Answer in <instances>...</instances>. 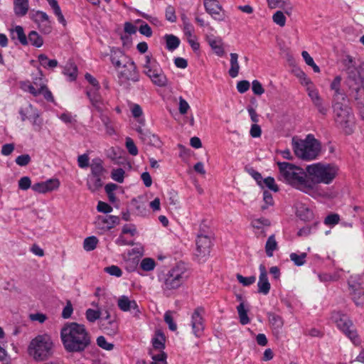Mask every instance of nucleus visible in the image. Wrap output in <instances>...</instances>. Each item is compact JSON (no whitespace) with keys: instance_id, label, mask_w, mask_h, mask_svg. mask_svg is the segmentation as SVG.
<instances>
[{"instance_id":"f257e3e1","label":"nucleus","mask_w":364,"mask_h":364,"mask_svg":"<svg viewBox=\"0 0 364 364\" xmlns=\"http://www.w3.org/2000/svg\"><path fill=\"white\" fill-rule=\"evenodd\" d=\"M277 166L279 181L309 195L312 186L306 171L288 162H277Z\"/></svg>"},{"instance_id":"f03ea898","label":"nucleus","mask_w":364,"mask_h":364,"mask_svg":"<svg viewBox=\"0 0 364 364\" xmlns=\"http://www.w3.org/2000/svg\"><path fill=\"white\" fill-rule=\"evenodd\" d=\"M60 335L68 352L83 351L90 343V336L85 326L75 322L66 324L61 329Z\"/></svg>"},{"instance_id":"7ed1b4c3","label":"nucleus","mask_w":364,"mask_h":364,"mask_svg":"<svg viewBox=\"0 0 364 364\" xmlns=\"http://www.w3.org/2000/svg\"><path fill=\"white\" fill-rule=\"evenodd\" d=\"M309 178L311 181L312 190L309 196L316 197L318 195V184H331L338 175L339 168L337 165L330 163H315L308 165L306 168Z\"/></svg>"},{"instance_id":"20e7f679","label":"nucleus","mask_w":364,"mask_h":364,"mask_svg":"<svg viewBox=\"0 0 364 364\" xmlns=\"http://www.w3.org/2000/svg\"><path fill=\"white\" fill-rule=\"evenodd\" d=\"M292 148L295 155L305 161L316 159L321 153V144L311 134L304 139L295 141L293 139Z\"/></svg>"},{"instance_id":"39448f33","label":"nucleus","mask_w":364,"mask_h":364,"mask_svg":"<svg viewBox=\"0 0 364 364\" xmlns=\"http://www.w3.org/2000/svg\"><path fill=\"white\" fill-rule=\"evenodd\" d=\"M53 343L48 335H39L31 340L28 353L36 361H43L53 355Z\"/></svg>"},{"instance_id":"423d86ee","label":"nucleus","mask_w":364,"mask_h":364,"mask_svg":"<svg viewBox=\"0 0 364 364\" xmlns=\"http://www.w3.org/2000/svg\"><path fill=\"white\" fill-rule=\"evenodd\" d=\"M188 277L185 264H178L164 274L162 288L164 290L176 289L186 281Z\"/></svg>"},{"instance_id":"0eeeda50","label":"nucleus","mask_w":364,"mask_h":364,"mask_svg":"<svg viewBox=\"0 0 364 364\" xmlns=\"http://www.w3.org/2000/svg\"><path fill=\"white\" fill-rule=\"evenodd\" d=\"M333 108L335 113L336 126L346 134H351L353 130L355 121L350 109L348 106L344 105L343 102L333 103Z\"/></svg>"},{"instance_id":"6e6552de","label":"nucleus","mask_w":364,"mask_h":364,"mask_svg":"<svg viewBox=\"0 0 364 364\" xmlns=\"http://www.w3.org/2000/svg\"><path fill=\"white\" fill-rule=\"evenodd\" d=\"M143 73L156 86L165 87L168 84V80L159 63L151 55H147L144 57Z\"/></svg>"},{"instance_id":"1a4fd4ad","label":"nucleus","mask_w":364,"mask_h":364,"mask_svg":"<svg viewBox=\"0 0 364 364\" xmlns=\"http://www.w3.org/2000/svg\"><path fill=\"white\" fill-rule=\"evenodd\" d=\"M21 88L25 92H28L34 97L43 95L47 101H53V95L47 87L41 73H40L39 77L33 79L32 83L29 81L22 82L21 83Z\"/></svg>"},{"instance_id":"9d476101","label":"nucleus","mask_w":364,"mask_h":364,"mask_svg":"<svg viewBox=\"0 0 364 364\" xmlns=\"http://www.w3.org/2000/svg\"><path fill=\"white\" fill-rule=\"evenodd\" d=\"M333 321L336 323L337 327L341 329L355 345L360 343V340L354 329L353 324L349 318L341 312H333L331 316Z\"/></svg>"},{"instance_id":"9b49d317","label":"nucleus","mask_w":364,"mask_h":364,"mask_svg":"<svg viewBox=\"0 0 364 364\" xmlns=\"http://www.w3.org/2000/svg\"><path fill=\"white\" fill-rule=\"evenodd\" d=\"M346 83L350 90V95L355 100H358V93L364 87V66L359 65L347 73Z\"/></svg>"},{"instance_id":"f8f14e48","label":"nucleus","mask_w":364,"mask_h":364,"mask_svg":"<svg viewBox=\"0 0 364 364\" xmlns=\"http://www.w3.org/2000/svg\"><path fill=\"white\" fill-rule=\"evenodd\" d=\"M204 309L201 307L196 308L193 312L191 318L190 325L193 335L197 337H201L205 330Z\"/></svg>"},{"instance_id":"ddd939ff","label":"nucleus","mask_w":364,"mask_h":364,"mask_svg":"<svg viewBox=\"0 0 364 364\" xmlns=\"http://www.w3.org/2000/svg\"><path fill=\"white\" fill-rule=\"evenodd\" d=\"M196 243V255L198 257L204 258L209 255L212 245L211 235L209 234L198 233Z\"/></svg>"},{"instance_id":"4468645a","label":"nucleus","mask_w":364,"mask_h":364,"mask_svg":"<svg viewBox=\"0 0 364 364\" xmlns=\"http://www.w3.org/2000/svg\"><path fill=\"white\" fill-rule=\"evenodd\" d=\"M118 77L121 81L136 82L139 80L136 66L132 60L118 71Z\"/></svg>"},{"instance_id":"2eb2a0df","label":"nucleus","mask_w":364,"mask_h":364,"mask_svg":"<svg viewBox=\"0 0 364 364\" xmlns=\"http://www.w3.org/2000/svg\"><path fill=\"white\" fill-rule=\"evenodd\" d=\"M117 306L122 311H132L134 316H139L140 310L136 301L130 299L127 296H121L117 301Z\"/></svg>"},{"instance_id":"dca6fc26","label":"nucleus","mask_w":364,"mask_h":364,"mask_svg":"<svg viewBox=\"0 0 364 364\" xmlns=\"http://www.w3.org/2000/svg\"><path fill=\"white\" fill-rule=\"evenodd\" d=\"M100 89H86V95L92 107L99 112H102L105 108L104 101L99 92Z\"/></svg>"},{"instance_id":"f3484780","label":"nucleus","mask_w":364,"mask_h":364,"mask_svg":"<svg viewBox=\"0 0 364 364\" xmlns=\"http://www.w3.org/2000/svg\"><path fill=\"white\" fill-rule=\"evenodd\" d=\"M60 186V181L57 178H51L44 182L37 183L32 186V189L40 193H46L47 192L56 190Z\"/></svg>"},{"instance_id":"a211bd4d","label":"nucleus","mask_w":364,"mask_h":364,"mask_svg":"<svg viewBox=\"0 0 364 364\" xmlns=\"http://www.w3.org/2000/svg\"><path fill=\"white\" fill-rule=\"evenodd\" d=\"M259 269L260 274L257 282L258 292L267 295L269 292L271 284L268 280L266 267L264 264H260Z\"/></svg>"},{"instance_id":"6ab92c4d","label":"nucleus","mask_w":364,"mask_h":364,"mask_svg":"<svg viewBox=\"0 0 364 364\" xmlns=\"http://www.w3.org/2000/svg\"><path fill=\"white\" fill-rule=\"evenodd\" d=\"M204 6L206 11L215 19L222 20V16L220 14L222 6L217 0H205Z\"/></svg>"},{"instance_id":"aec40b11","label":"nucleus","mask_w":364,"mask_h":364,"mask_svg":"<svg viewBox=\"0 0 364 364\" xmlns=\"http://www.w3.org/2000/svg\"><path fill=\"white\" fill-rule=\"evenodd\" d=\"M349 288L352 299L356 305H360L364 300V291L361 289L360 284H353L351 281H348Z\"/></svg>"},{"instance_id":"412c9836","label":"nucleus","mask_w":364,"mask_h":364,"mask_svg":"<svg viewBox=\"0 0 364 364\" xmlns=\"http://www.w3.org/2000/svg\"><path fill=\"white\" fill-rule=\"evenodd\" d=\"M341 77L336 76L331 84V90H334L335 93L333 96V103L344 102L346 100V96L341 92L340 84Z\"/></svg>"},{"instance_id":"4be33fe9","label":"nucleus","mask_w":364,"mask_h":364,"mask_svg":"<svg viewBox=\"0 0 364 364\" xmlns=\"http://www.w3.org/2000/svg\"><path fill=\"white\" fill-rule=\"evenodd\" d=\"M28 0H14V12L16 16H24L28 13Z\"/></svg>"},{"instance_id":"5701e85b","label":"nucleus","mask_w":364,"mask_h":364,"mask_svg":"<svg viewBox=\"0 0 364 364\" xmlns=\"http://www.w3.org/2000/svg\"><path fill=\"white\" fill-rule=\"evenodd\" d=\"M119 218L115 215L99 216L97 218L98 224H103L102 228L109 230L119 224Z\"/></svg>"},{"instance_id":"b1692460","label":"nucleus","mask_w":364,"mask_h":364,"mask_svg":"<svg viewBox=\"0 0 364 364\" xmlns=\"http://www.w3.org/2000/svg\"><path fill=\"white\" fill-rule=\"evenodd\" d=\"M230 68L228 70L230 76L232 78L236 77L238 75L240 70V65L238 62V54L235 53H231L230 55Z\"/></svg>"},{"instance_id":"393cba45","label":"nucleus","mask_w":364,"mask_h":364,"mask_svg":"<svg viewBox=\"0 0 364 364\" xmlns=\"http://www.w3.org/2000/svg\"><path fill=\"white\" fill-rule=\"evenodd\" d=\"M49 6H50L51 9L53 10L54 14L57 16L58 21L60 23L63 24V26L66 25V20L65 19L60 7L57 1V0H46Z\"/></svg>"},{"instance_id":"a878e982","label":"nucleus","mask_w":364,"mask_h":364,"mask_svg":"<svg viewBox=\"0 0 364 364\" xmlns=\"http://www.w3.org/2000/svg\"><path fill=\"white\" fill-rule=\"evenodd\" d=\"M11 38H17L19 42L26 46L28 44V39L24 33L23 28L21 26H16L14 29L11 30Z\"/></svg>"},{"instance_id":"bb28decb","label":"nucleus","mask_w":364,"mask_h":364,"mask_svg":"<svg viewBox=\"0 0 364 364\" xmlns=\"http://www.w3.org/2000/svg\"><path fill=\"white\" fill-rule=\"evenodd\" d=\"M102 176L90 175L87 181L88 189L94 192L97 191L102 186Z\"/></svg>"},{"instance_id":"cd10ccee","label":"nucleus","mask_w":364,"mask_h":364,"mask_svg":"<svg viewBox=\"0 0 364 364\" xmlns=\"http://www.w3.org/2000/svg\"><path fill=\"white\" fill-rule=\"evenodd\" d=\"M90 168H91V175H93V176H102V175L103 174V173L105 171V168H104L103 164H102V161L99 158L94 159L92 161Z\"/></svg>"},{"instance_id":"c85d7f7f","label":"nucleus","mask_w":364,"mask_h":364,"mask_svg":"<svg viewBox=\"0 0 364 364\" xmlns=\"http://www.w3.org/2000/svg\"><path fill=\"white\" fill-rule=\"evenodd\" d=\"M38 58L41 65L46 69H53L58 66L57 60H50L45 54H40Z\"/></svg>"},{"instance_id":"c756f323","label":"nucleus","mask_w":364,"mask_h":364,"mask_svg":"<svg viewBox=\"0 0 364 364\" xmlns=\"http://www.w3.org/2000/svg\"><path fill=\"white\" fill-rule=\"evenodd\" d=\"M208 44L217 55L220 57L224 55L225 50L223 47L221 40L216 38H210L208 40Z\"/></svg>"},{"instance_id":"7c9ffc66","label":"nucleus","mask_w":364,"mask_h":364,"mask_svg":"<svg viewBox=\"0 0 364 364\" xmlns=\"http://www.w3.org/2000/svg\"><path fill=\"white\" fill-rule=\"evenodd\" d=\"M269 322L272 328L274 330L279 331L283 326V320L281 316L274 314L268 313Z\"/></svg>"},{"instance_id":"2f4dec72","label":"nucleus","mask_w":364,"mask_h":364,"mask_svg":"<svg viewBox=\"0 0 364 364\" xmlns=\"http://www.w3.org/2000/svg\"><path fill=\"white\" fill-rule=\"evenodd\" d=\"M164 38L166 43V48L168 50H173L179 46L180 40L177 36L172 34H166Z\"/></svg>"},{"instance_id":"473e14b6","label":"nucleus","mask_w":364,"mask_h":364,"mask_svg":"<svg viewBox=\"0 0 364 364\" xmlns=\"http://www.w3.org/2000/svg\"><path fill=\"white\" fill-rule=\"evenodd\" d=\"M277 242L274 235L269 236L265 244V252L268 257H272L273 252L277 249Z\"/></svg>"},{"instance_id":"72a5a7b5","label":"nucleus","mask_w":364,"mask_h":364,"mask_svg":"<svg viewBox=\"0 0 364 364\" xmlns=\"http://www.w3.org/2000/svg\"><path fill=\"white\" fill-rule=\"evenodd\" d=\"M101 328L107 334L114 335L117 331V324L114 321H102Z\"/></svg>"},{"instance_id":"f704fd0d","label":"nucleus","mask_w":364,"mask_h":364,"mask_svg":"<svg viewBox=\"0 0 364 364\" xmlns=\"http://www.w3.org/2000/svg\"><path fill=\"white\" fill-rule=\"evenodd\" d=\"M29 17L38 25L43 21H46L47 18H49L48 14L41 11H31L29 13Z\"/></svg>"},{"instance_id":"c9c22d12","label":"nucleus","mask_w":364,"mask_h":364,"mask_svg":"<svg viewBox=\"0 0 364 364\" xmlns=\"http://www.w3.org/2000/svg\"><path fill=\"white\" fill-rule=\"evenodd\" d=\"M77 68L74 63L69 61L63 70V73L65 75L70 77V80H75L77 77Z\"/></svg>"},{"instance_id":"e433bc0d","label":"nucleus","mask_w":364,"mask_h":364,"mask_svg":"<svg viewBox=\"0 0 364 364\" xmlns=\"http://www.w3.org/2000/svg\"><path fill=\"white\" fill-rule=\"evenodd\" d=\"M30 42L33 46L40 48L43 44V40L40 35L35 31L29 33L28 36V42Z\"/></svg>"},{"instance_id":"4c0bfd02","label":"nucleus","mask_w":364,"mask_h":364,"mask_svg":"<svg viewBox=\"0 0 364 364\" xmlns=\"http://www.w3.org/2000/svg\"><path fill=\"white\" fill-rule=\"evenodd\" d=\"M98 243V239L95 236H90L85 239L83 242V248L85 250L90 252L94 250Z\"/></svg>"},{"instance_id":"58836bf2","label":"nucleus","mask_w":364,"mask_h":364,"mask_svg":"<svg viewBox=\"0 0 364 364\" xmlns=\"http://www.w3.org/2000/svg\"><path fill=\"white\" fill-rule=\"evenodd\" d=\"M237 310L239 315L240 321L242 325H246L250 323V318L247 314V310L245 309L243 303H240L237 307Z\"/></svg>"},{"instance_id":"ea45409f","label":"nucleus","mask_w":364,"mask_h":364,"mask_svg":"<svg viewBox=\"0 0 364 364\" xmlns=\"http://www.w3.org/2000/svg\"><path fill=\"white\" fill-rule=\"evenodd\" d=\"M182 21L183 23V32L187 39L189 38H193L194 28L193 25L188 21L186 16H182Z\"/></svg>"},{"instance_id":"a19ab883","label":"nucleus","mask_w":364,"mask_h":364,"mask_svg":"<svg viewBox=\"0 0 364 364\" xmlns=\"http://www.w3.org/2000/svg\"><path fill=\"white\" fill-rule=\"evenodd\" d=\"M165 337L163 333H158L152 339V344L155 349L161 350L164 348Z\"/></svg>"},{"instance_id":"79ce46f5","label":"nucleus","mask_w":364,"mask_h":364,"mask_svg":"<svg viewBox=\"0 0 364 364\" xmlns=\"http://www.w3.org/2000/svg\"><path fill=\"white\" fill-rule=\"evenodd\" d=\"M156 263L154 259L146 257L141 260L140 263V267L142 270L146 272L151 271L154 269Z\"/></svg>"},{"instance_id":"37998d69","label":"nucleus","mask_w":364,"mask_h":364,"mask_svg":"<svg viewBox=\"0 0 364 364\" xmlns=\"http://www.w3.org/2000/svg\"><path fill=\"white\" fill-rule=\"evenodd\" d=\"M124 174L125 171L122 168H115L111 172V178L114 181L121 183L124 181Z\"/></svg>"},{"instance_id":"c03bdc74","label":"nucleus","mask_w":364,"mask_h":364,"mask_svg":"<svg viewBox=\"0 0 364 364\" xmlns=\"http://www.w3.org/2000/svg\"><path fill=\"white\" fill-rule=\"evenodd\" d=\"M290 259L297 266L303 265L306 262V253H301L298 255L296 253L290 254Z\"/></svg>"},{"instance_id":"a18cd8bd","label":"nucleus","mask_w":364,"mask_h":364,"mask_svg":"<svg viewBox=\"0 0 364 364\" xmlns=\"http://www.w3.org/2000/svg\"><path fill=\"white\" fill-rule=\"evenodd\" d=\"M273 21L281 27H283L286 24V17L284 13L281 11H276L272 16Z\"/></svg>"},{"instance_id":"49530a36","label":"nucleus","mask_w":364,"mask_h":364,"mask_svg":"<svg viewBox=\"0 0 364 364\" xmlns=\"http://www.w3.org/2000/svg\"><path fill=\"white\" fill-rule=\"evenodd\" d=\"M100 315L101 312L100 311L94 310L92 309H88L85 313L87 320L92 323L99 319Z\"/></svg>"},{"instance_id":"de8ad7c7","label":"nucleus","mask_w":364,"mask_h":364,"mask_svg":"<svg viewBox=\"0 0 364 364\" xmlns=\"http://www.w3.org/2000/svg\"><path fill=\"white\" fill-rule=\"evenodd\" d=\"M343 65L346 73L349 72L350 70H353L358 67L355 65L354 60L350 55H346V58L343 60Z\"/></svg>"},{"instance_id":"09e8293b","label":"nucleus","mask_w":364,"mask_h":364,"mask_svg":"<svg viewBox=\"0 0 364 364\" xmlns=\"http://www.w3.org/2000/svg\"><path fill=\"white\" fill-rule=\"evenodd\" d=\"M268 6L271 9L284 8L285 6L289 4V1L286 0H267Z\"/></svg>"},{"instance_id":"8fccbe9b","label":"nucleus","mask_w":364,"mask_h":364,"mask_svg":"<svg viewBox=\"0 0 364 364\" xmlns=\"http://www.w3.org/2000/svg\"><path fill=\"white\" fill-rule=\"evenodd\" d=\"M126 147L131 155L136 156L138 154V149L134 141L129 137L126 139Z\"/></svg>"},{"instance_id":"3c124183","label":"nucleus","mask_w":364,"mask_h":364,"mask_svg":"<svg viewBox=\"0 0 364 364\" xmlns=\"http://www.w3.org/2000/svg\"><path fill=\"white\" fill-rule=\"evenodd\" d=\"M164 321L168 325V328L171 331H174L177 329V325L173 321V318L170 311H168L165 313Z\"/></svg>"},{"instance_id":"603ef678","label":"nucleus","mask_w":364,"mask_h":364,"mask_svg":"<svg viewBox=\"0 0 364 364\" xmlns=\"http://www.w3.org/2000/svg\"><path fill=\"white\" fill-rule=\"evenodd\" d=\"M166 19L171 23L176 22V16L175 9L172 6H168L165 12Z\"/></svg>"},{"instance_id":"864d4df0","label":"nucleus","mask_w":364,"mask_h":364,"mask_svg":"<svg viewBox=\"0 0 364 364\" xmlns=\"http://www.w3.org/2000/svg\"><path fill=\"white\" fill-rule=\"evenodd\" d=\"M340 216L336 213H332L327 215L324 220V223L328 225H334L339 223Z\"/></svg>"},{"instance_id":"5fc2aeb1","label":"nucleus","mask_w":364,"mask_h":364,"mask_svg":"<svg viewBox=\"0 0 364 364\" xmlns=\"http://www.w3.org/2000/svg\"><path fill=\"white\" fill-rule=\"evenodd\" d=\"M105 272L108 273L110 275L115 276L117 277H121L122 274V272L121 269L116 265H112V266L105 267Z\"/></svg>"},{"instance_id":"6e6d98bb","label":"nucleus","mask_w":364,"mask_h":364,"mask_svg":"<svg viewBox=\"0 0 364 364\" xmlns=\"http://www.w3.org/2000/svg\"><path fill=\"white\" fill-rule=\"evenodd\" d=\"M237 279L240 283L243 284L244 286H249L256 281V277L255 276H251L248 277H245L241 274H237Z\"/></svg>"},{"instance_id":"4d7b16f0","label":"nucleus","mask_w":364,"mask_h":364,"mask_svg":"<svg viewBox=\"0 0 364 364\" xmlns=\"http://www.w3.org/2000/svg\"><path fill=\"white\" fill-rule=\"evenodd\" d=\"M97 343L100 348L107 350H110L114 347V345L108 343L104 336H99L97 339Z\"/></svg>"},{"instance_id":"13d9d810","label":"nucleus","mask_w":364,"mask_h":364,"mask_svg":"<svg viewBox=\"0 0 364 364\" xmlns=\"http://www.w3.org/2000/svg\"><path fill=\"white\" fill-rule=\"evenodd\" d=\"M85 77L90 85V86L87 87L86 89H95V88L100 89V85L98 81L97 80V79L95 78L90 73H86L85 75Z\"/></svg>"},{"instance_id":"bf43d9fd","label":"nucleus","mask_w":364,"mask_h":364,"mask_svg":"<svg viewBox=\"0 0 364 364\" xmlns=\"http://www.w3.org/2000/svg\"><path fill=\"white\" fill-rule=\"evenodd\" d=\"M38 26L41 31L46 34L50 33L52 31L50 18H48L46 21H43V23H39Z\"/></svg>"},{"instance_id":"052dcab7","label":"nucleus","mask_w":364,"mask_h":364,"mask_svg":"<svg viewBox=\"0 0 364 364\" xmlns=\"http://www.w3.org/2000/svg\"><path fill=\"white\" fill-rule=\"evenodd\" d=\"M263 200L265 203L264 205L262 206V210H265L268 208L269 205H272L274 203L272 193L269 191H264L263 193Z\"/></svg>"},{"instance_id":"680f3d73","label":"nucleus","mask_w":364,"mask_h":364,"mask_svg":"<svg viewBox=\"0 0 364 364\" xmlns=\"http://www.w3.org/2000/svg\"><path fill=\"white\" fill-rule=\"evenodd\" d=\"M121 57H122V58L119 59L118 61L116 62L115 64L113 65L117 72L120 69H122V66L126 65L128 63H129L132 60V59H130L126 55H121Z\"/></svg>"},{"instance_id":"e2e57ef3","label":"nucleus","mask_w":364,"mask_h":364,"mask_svg":"<svg viewBox=\"0 0 364 364\" xmlns=\"http://www.w3.org/2000/svg\"><path fill=\"white\" fill-rule=\"evenodd\" d=\"M31 185V181L29 177L23 176L18 181V187L20 189L26 191L28 190Z\"/></svg>"},{"instance_id":"0e129e2a","label":"nucleus","mask_w":364,"mask_h":364,"mask_svg":"<svg viewBox=\"0 0 364 364\" xmlns=\"http://www.w3.org/2000/svg\"><path fill=\"white\" fill-rule=\"evenodd\" d=\"M252 85V90L254 94L261 95L264 92V89L258 80H253Z\"/></svg>"},{"instance_id":"69168bd1","label":"nucleus","mask_w":364,"mask_h":364,"mask_svg":"<svg viewBox=\"0 0 364 364\" xmlns=\"http://www.w3.org/2000/svg\"><path fill=\"white\" fill-rule=\"evenodd\" d=\"M30 161L31 157L28 154H22L16 159V163L21 166L28 165Z\"/></svg>"},{"instance_id":"338daca9","label":"nucleus","mask_w":364,"mask_h":364,"mask_svg":"<svg viewBox=\"0 0 364 364\" xmlns=\"http://www.w3.org/2000/svg\"><path fill=\"white\" fill-rule=\"evenodd\" d=\"M264 184L269 188L270 190L277 192L278 191V187L275 184L274 178L272 177H267L263 181Z\"/></svg>"},{"instance_id":"774afa93","label":"nucleus","mask_w":364,"mask_h":364,"mask_svg":"<svg viewBox=\"0 0 364 364\" xmlns=\"http://www.w3.org/2000/svg\"><path fill=\"white\" fill-rule=\"evenodd\" d=\"M73 311V308L71 302L68 301L65 305V306L63 308L62 311V316L64 318H68L71 316Z\"/></svg>"}]
</instances>
